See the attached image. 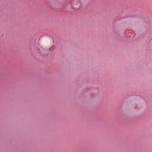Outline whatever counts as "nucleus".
I'll list each match as a JSON object with an SVG mask.
<instances>
[{
    "label": "nucleus",
    "mask_w": 152,
    "mask_h": 152,
    "mask_svg": "<svg viewBox=\"0 0 152 152\" xmlns=\"http://www.w3.org/2000/svg\"><path fill=\"white\" fill-rule=\"evenodd\" d=\"M54 48V47H51L50 49H49V50L50 51H52V50Z\"/></svg>",
    "instance_id": "obj_1"
},
{
    "label": "nucleus",
    "mask_w": 152,
    "mask_h": 152,
    "mask_svg": "<svg viewBox=\"0 0 152 152\" xmlns=\"http://www.w3.org/2000/svg\"><path fill=\"white\" fill-rule=\"evenodd\" d=\"M79 4V5H80V2H79V3H78Z\"/></svg>",
    "instance_id": "obj_2"
}]
</instances>
